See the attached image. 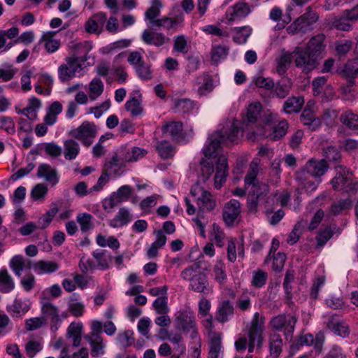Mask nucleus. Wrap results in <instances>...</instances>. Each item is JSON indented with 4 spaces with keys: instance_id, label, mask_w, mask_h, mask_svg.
I'll return each mask as SVG.
<instances>
[{
    "instance_id": "4d7b16f0",
    "label": "nucleus",
    "mask_w": 358,
    "mask_h": 358,
    "mask_svg": "<svg viewBox=\"0 0 358 358\" xmlns=\"http://www.w3.org/2000/svg\"><path fill=\"white\" fill-rule=\"evenodd\" d=\"M125 108L132 116H138L143 113L140 101L136 96H131L125 103Z\"/></svg>"
},
{
    "instance_id": "f3484780",
    "label": "nucleus",
    "mask_w": 358,
    "mask_h": 358,
    "mask_svg": "<svg viewBox=\"0 0 358 358\" xmlns=\"http://www.w3.org/2000/svg\"><path fill=\"white\" fill-rule=\"evenodd\" d=\"M336 174L331 179V184L332 185V188L334 190H342L344 189L348 191V186L351 183V178L349 176V173L346 171V168L343 166H336Z\"/></svg>"
},
{
    "instance_id": "4468645a",
    "label": "nucleus",
    "mask_w": 358,
    "mask_h": 358,
    "mask_svg": "<svg viewBox=\"0 0 358 358\" xmlns=\"http://www.w3.org/2000/svg\"><path fill=\"white\" fill-rule=\"evenodd\" d=\"M162 3L160 0H152L151 6L145 12V18L150 22H177L178 15L172 14L170 17H164L162 19L155 20L159 16Z\"/></svg>"
},
{
    "instance_id": "8fccbe9b",
    "label": "nucleus",
    "mask_w": 358,
    "mask_h": 358,
    "mask_svg": "<svg viewBox=\"0 0 358 358\" xmlns=\"http://www.w3.org/2000/svg\"><path fill=\"white\" fill-rule=\"evenodd\" d=\"M334 231L330 226H327L317 231L315 239L317 241V247L324 246L327 241L333 236Z\"/></svg>"
},
{
    "instance_id": "2eb2a0df",
    "label": "nucleus",
    "mask_w": 358,
    "mask_h": 358,
    "mask_svg": "<svg viewBox=\"0 0 358 358\" xmlns=\"http://www.w3.org/2000/svg\"><path fill=\"white\" fill-rule=\"evenodd\" d=\"M241 212V203L238 200L231 199L226 203L222 211V217L226 224L233 225Z\"/></svg>"
},
{
    "instance_id": "72a5a7b5",
    "label": "nucleus",
    "mask_w": 358,
    "mask_h": 358,
    "mask_svg": "<svg viewBox=\"0 0 358 358\" xmlns=\"http://www.w3.org/2000/svg\"><path fill=\"white\" fill-rule=\"evenodd\" d=\"M64 157L67 160H73L76 158L80 152L78 143L73 139H69L64 143Z\"/></svg>"
},
{
    "instance_id": "2f4dec72",
    "label": "nucleus",
    "mask_w": 358,
    "mask_h": 358,
    "mask_svg": "<svg viewBox=\"0 0 358 358\" xmlns=\"http://www.w3.org/2000/svg\"><path fill=\"white\" fill-rule=\"evenodd\" d=\"M292 87V83L289 79H282L276 83L273 90L274 97L279 99L285 98L290 92Z\"/></svg>"
},
{
    "instance_id": "6e6552de",
    "label": "nucleus",
    "mask_w": 358,
    "mask_h": 358,
    "mask_svg": "<svg viewBox=\"0 0 358 358\" xmlns=\"http://www.w3.org/2000/svg\"><path fill=\"white\" fill-rule=\"evenodd\" d=\"M69 134L83 145L90 147L96 136L97 128L94 123L84 121L78 128L71 130Z\"/></svg>"
},
{
    "instance_id": "f03ea898",
    "label": "nucleus",
    "mask_w": 358,
    "mask_h": 358,
    "mask_svg": "<svg viewBox=\"0 0 358 358\" xmlns=\"http://www.w3.org/2000/svg\"><path fill=\"white\" fill-rule=\"evenodd\" d=\"M243 132L236 122L227 124L222 129L215 131L208 138V142L204 145L202 152L206 157L218 158V151L221 143H238Z\"/></svg>"
},
{
    "instance_id": "5fc2aeb1",
    "label": "nucleus",
    "mask_w": 358,
    "mask_h": 358,
    "mask_svg": "<svg viewBox=\"0 0 358 358\" xmlns=\"http://www.w3.org/2000/svg\"><path fill=\"white\" fill-rule=\"evenodd\" d=\"M9 266L15 275L20 277L24 269V258L22 255H15L10 259Z\"/></svg>"
},
{
    "instance_id": "cd10ccee",
    "label": "nucleus",
    "mask_w": 358,
    "mask_h": 358,
    "mask_svg": "<svg viewBox=\"0 0 358 358\" xmlns=\"http://www.w3.org/2000/svg\"><path fill=\"white\" fill-rule=\"evenodd\" d=\"M339 120L348 129L358 130V115L351 110L343 111L339 117Z\"/></svg>"
},
{
    "instance_id": "7ed1b4c3",
    "label": "nucleus",
    "mask_w": 358,
    "mask_h": 358,
    "mask_svg": "<svg viewBox=\"0 0 358 358\" xmlns=\"http://www.w3.org/2000/svg\"><path fill=\"white\" fill-rule=\"evenodd\" d=\"M208 266L203 265L201 260L186 268L181 273L184 280L189 281V288L196 292L207 296L213 293V287L209 285L206 275L199 269L206 270Z\"/></svg>"
},
{
    "instance_id": "603ef678",
    "label": "nucleus",
    "mask_w": 358,
    "mask_h": 358,
    "mask_svg": "<svg viewBox=\"0 0 358 358\" xmlns=\"http://www.w3.org/2000/svg\"><path fill=\"white\" fill-rule=\"evenodd\" d=\"M268 279V274L260 269L254 271L252 272V278L251 280V285L255 288L263 287Z\"/></svg>"
},
{
    "instance_id": "6ab92c4d",
    "label": "nucleus",
    "mask_w": 358,
    "mask_h": 358,
    "mask_svg": "<svg viewBox=\"0 0 358 358\" xmlns=\"http://www.w3.org/2000/svg\"><path fill=\"white\" fill-rule=\"evenodd\" d=\"M300 121L311 131H316L321 127V120L316 117L315 112L308 107V104L301 114Z\"/></svg>"
},
{
    "instance_id": "473e14b6",
    "label": "nucleus",
    "mask_w": 358,
    "mask_h": 358,
    "mask_svg": "<svg viewBox=\"0 0 358 358\" xmlns=\"http://www.w3.org/2000/svg\"><path fill=\"white\" fill-rule=\"evenodd\" d=\"M85 338L90 344L92 348L91 355L92 357H96L104 353V345L103 343L102 338L99 335L95 334L94 338L87 335L85 336Z\"/></svg>"
},
{
    "instance_id": "aec40b11",
    "label": "nucleus",
    "mask_w": 358,
    "mask_h": 358,
    "mask_svg": "<svg viewBox=\"0 0 358 358\" xmlns=\"http://www.w3.org/2000/svg\"><path fill=\"white\" fill-rule=\"evenodd\" d=\"M132 219L130 210L127 208L122 207L115 217L108 221V225L113 228H120L127 225Z\"/></svg>"
},
{
    "instance_id": "412c9836",
    "label": "nucleus",
    "mask_w": 358,
    "mask_h": 358,
    "mask_svg": "<svg viewBox=\"0 0 358 358\" xmlns=\"http://www.w3.org/2000/svg\"><path fill=\"white\" fill-rule=\"evenodd\" d=\"M36 176L39 178H43L45 180L52 182L53 185L59 182L57 171L46 163L41 164L38 166Z\"/></svg>"
},
{
    "instance_id": "9d476101",
    "label": "nucleus",
    "mask_w": 358,
    "mask_h": 358,
    "mask_svg": "<svg viewBox=\"0 0 358 358\" xmlns=\"http://www.w3.org/2000/svg\"><path fill=\"white\" fill-rule=\"evenodd\" d=\"M191 194L196 201L200 210L211 211L215 208L217 202L212 194L203 189L198 185L191 188Z\"/></svg>"
},
{
    "instance_id": "864d4df0",
    "label": "nucleus",
    "mask_w": 358,
    "mask_h": 358,
    "mask_svg": "<svg viewBox=\"0 0 358 358\" xmlns=\"http://www.w3.org/2000/svg\"><path fill=\"white\" fill-rule=\"evenodd\" d=\"M87 59V55L83 57L73 55L66 59V64H68V66L71 70L73 71V73L75 74L76 72H78L82 69V64Z\"/></svg>"
},
{
    "instance_id": "49530a36",
    "label": "nucleus",
    "mask_w": 358,
    "mask_h": 358,
    "mask_svg": "<svg viewBox=\"0 0 358 358\" xmlns=\"http://www.w3.org/2000/svg\"><path fill=\"white\" fill-rule=\"evenodd\" d=\"M295 280V273L293 270H287L283 282V288L285 290V296L288 299L292 298V284Z\"/></svg>"
},
{
    "instance_id": "052dcab7",
    "label": "nucleus",
    "mask_w": 358,
    "mask_h": 358,
    "mask_svg": "<svg viewBox=\"0 0 358 358\" xmlns=\"http://www.w3.org/2000/svg\"><path fill=\"white\" fill-rule=\"evenodd\" d=\"M318 20V13L311 6H308L306 12L294 22H317Z\"/></svg>"
},
{
    "instance_id": "3c124183",
    "label": "nucleus",
    "mask_w": 358,
    "mask_h": 358,
    "mask_svg": "<svg viewBox=\"0 0 358 358\" xmlns=\"http://www.w3.org/2000/svg\"><path fill=\"white\" fill-rule=\"evenodd\" d=\"M314 342V338L312 334H306L299 336L291 345L290 352L294 354L299 349L301 346L310 345Z\"/></svg>"
},
{
    "instance_id": "09e8293b",
    "label": "nucleus",
    "mask_w": 358,
    "mask_h": 358,
    "mask_svg": "<svg viewBox=\"0 0 358 358\" xmlns=\"http://www.w3.org/2000/svg\"><path fill=\"white\" fill-rule=\"evenodd\" d=\"M343 73L352 80L358 76V58L348 61L344 66Z\"/></svg>"
},
{
    "instance_id": "338daca9",
    "label": "nucleus",
    "mask_w": 358,
    "mask_h": 358,
    "mask_svg": "<svg viewBox=\"0 0 358 358\" xmlns=\"http://www.w3.org/2000/svg\"><path fill=\"white\" fill-rule=\"evenodd\" d=\"M167 302L168 299L166 296H159L154 301L152 306L157 314L165 315L168 313Z\"/></svg>"
},
{
    "instance_id": "ddd939ff",
    "label": "nucleus",
    "mask_w": 358,
    "mask_h": 358,
    "mask_svg": "<svg viewBox=\"0 0 358 358\" xmlns=\"http://www.w3.org/2000/svg\"><path fill=\"white\" fill-rule=\"evenodd\" d=\"M302 168L314 177V178L320 179L328 171L329 164L324 159H316L311 158L307 161Z\"/></svg>"
},
{
    "instance_id": "69168bd1",
    "label": "nucleus",
    "mask_w": 358,
    "mask_h": 358,
    "mask_svg": "<svg viewBox=\"0 0 358 358\" xmlns=\"http://www.w3.org/2000/svg\"><path fill=\"white\" fill-rule=\"evenodd\" d=\"M201 176L203 181L208 180L214 172V166L212 161L208 162L206 159L202 158L201 162Z\"/></svg>"
},
{
    "instance_id": "79ce46f5",
    "label": "nucleus",
    "mask_w": 358,
    "mask_h": 358,
    "mask_svg": "<svg viewBox=\"0 0 358 358\" xmlns=\"http://www.w3.org/2000/svg\"><path fill=\"white\" fill-rule=\"evenodd\" d=\"M250 195L254 196L266 202V195L269 192V187L264 182H257L251 185Z\"/></svg>"
},
{
    "instance_id": "c85d7f7f",
    "label": "nucleus",
    "mask_w": 358,
    "mask_h": 358,
    "mask_svg": "<svg viewBox=\"0 0 358 358\" xmlns=\"http://www.w3.org/2000/svg\"><path fill=\"white\" fill-rule=\"evenodd\" d=\"M57 31H49L44 32L41 37V42L44 43V47L48 53L56 52L60 47V41L53 39Z\"/></svg>"
},
{
    "instance_id": "423d86ee",
    "label": "nucleus",
    "mask_w": 358,
    "mask_h": 358,
    "mask_svg": "<svg viewBox=\"0 0 358 358\" xmlns=\"http://www.w3.org/2000/svg\"><path fill=\"white\" fill-rule=\"evenodd\" d=\"M194 341H199L194 312L189 307L180 311V335Z\"/></svg>"
},
{
    "instance_id": "0eeeda50",
    "label": "nucleus",
    "mask_w": 358,
    "mask_h": 358,
    "mask_svg": "<svg viewBox=\"0 0 358 358\" xmlns=\"http://www.w3.org/2000/svg\"><path fill=\"white\" fill-rule=\"evenodd\" d=\"M294 180L297 183L296 191L299 194L303 193L310 194L317 189L318 185L322 181L321 179L314 178L303 168L295 173Z\"/></svg>"
},
{
    "instance_id": "f704fd0d",
    "label": "nucleus",
    "mask_w": 358,
    "mask_h": 358,
    "mask_svg": "<svg viewBox=\"0 0 358 358\" xmlns=\"http://www.w3.org/2000/svg\"><path fill=\"white\" fill-rule=\"evenodd\" d=\"M352 201L350 197L341 199L331 204L330 208L331 213L335 216L338 215L343 211L350 209L352 207Z\"/></svg>"
},
{
    "instance_id": "4be33fe9",
    "label": "nucleus",
    "mask_w": 358,
    "mask_h": 358,
    "mask_svg": "<svg viewBox=\"0 0 358 358\" xmlns=\"http://www.w3.org/2000/svg\"><path fill=\"white\" fill-rule=\"evenodd\" d=\"M261 105L259 103H251L247 108L245 117L243 118V123L246 126L255 124L257 127L261 115Z\"/></svg>"
},
{
    "instance_id": "58836bf2",
    "label": "nucleus",
    "mask_w": 358,
    "mask_h": 358,
    "mask_svg": "<svg viewBox=\"0 0 358 358\" xmlns=\"http://www.w3.org/2000/svg\"><path fill=\"white\" fill-rule=\"evenodd\" d=\"M29 310V306L25 302L19 299H15L13 303L7 306V310L13 316H20L24 314Z\"/></svg>"
},
{
    "instance_id": "de8ad7c7",
    "label": "nucleus",
    "mask_w": 358,
    "mask_h": 358,
    "mask_svg": "<svg viewBox=\"0 0 358 358\" xmlns=\"http://www.w3.org/2000/svg\"><path fill=\"white\" fill-rule=\"evenodd\" d=\"M136 73L138 77L143 81H148L152 78L153 73L151 70V65L145 62L140 65L136 66L135 68Z\"/></svg>"
},
{
    "instance_id": "39448f33",
    "label": "nucleus",
    "mask_w": 358,
    "mask_h": 358,
    "mask_svg": "<svg viewBox=\"0 0 358 358\" xmlns=\"http://www.w3.org/2000/svg\"><path fill=\"white\" fill-rule=\"evenodd\" d=\"M264 330V317H260L259 313L254 314L251 326L248 331V352H252L256 345L261 348L263 343V332Z\"/></svg>"
},
{
    "instance_id": "c9c22d12",
    "label": "nucleus",
    "mask_w": 358,
    "mask_h": 358,
    "mask_svg": "<svg viewBox=\"0 0 358 358\" xmlns=\"http://www.w3.org/2000/svg\"><path fill=\"white\" fill-rule=\"evenodd\" d=\"M156 150L162 159H169L174 155L176 149L165 140L157 141Z\"/></svg>"
},
{
    "instance_id": "c756f323",
    "label": "nucleus",
    "mask_w": 358,
    "mask_h": 358,
    "mask_svg": "<svg viewBox=\"0 0 358 358\" xmlns=\"http://www.w3.org/2000/svg\"><path fill=\"white\" fill-rule=\"evenodd\" d=\"M59 264L55 262H48L44 260H40L35 263H33L34 271L39 274L42 275L44 273H52L57 271L59 269Z\"/></svg>"
},
{
    "instance_id": "a211bd4d",
    "label": "nucleus",
    "mask_w": 358,
    "mask_h": 358,
    "mask_svg": "<svg viewBox=\"0 0 358 358\" xmlns=\"http://www.w3.org/2000/svg\"><path fill=\"white\" fill-rule=\"evenodd\" d=\"M40 302L42 314L46 317H50L52 322H58L59 320L58 308L50 302L45 292H42L40 294Z\"/></svg>"
},
{
    "instance_id": "6e6d98bb",
    "label": "nucleus",
    "mask_w": 358,
    "mask_h": 358,
    "mask_svg": "<svg viewBox=\"0 0 358 358\" xmlns=\"http://www.w3.org/2000/svg\"><path fill=\"white\" fill-rule=\"evenodd\" d=\"M162 131L163 134L170 136L173 140H178L179 138V122H168L163 125Z\"/></svg>"
},
{
    "instance_id": "13d9d810",
    "label": "nucleus",
    "mask_w": 358,
    "mask_h": 358,
    "mask_svg": "<svg viewBox=\"0 0 358 358\" xmlns=\"http://www.w3.org/2000/svg\"><path fill=\"white\" fill-rule=\"evenodd\" d=\"M288 129V122L287 120H283L279 122V123L273 127V133L271 138L273 141H278L285 136Z\"/></svg>"
},
{
    "instance_id": "a878e982",
    "label": "nucleus",
    "mask_w": 358,
    "mask_h": 358,
    "mask_svg": "<svg viewBox=\"0 0 358 358\" xmlns=\"http://www.w3.org/2000/svg\"><path fill=\"white\" fill-rule=\"evenodd\" d=\"M304 104V99L302 96H290L283 104V110L287 114L298 113L301 111Z\"/></svg>"
},
{
    "instance_id": "e433bc0d",
    "label": "nucleus",
    "mask_w": 358,
    "mask_h": 358,
    "mask_svg": "<svg viewBox=\"0 0 358 358\" xmlns=\"http://www.w3.org/2000/svg\"><path fill=\"white\" fill-rule=\"evenodd\" d=\"M143 41L148 44L161 46L164 43V37L162 34L145 30L142 34Z\"/></svg>"
},
{
    "instance_id": "a18cd8bd",
    "label": "nucleus",
    "mask_w": 358,
    "mask_h": 358,
    "mask_svg": "<svg viewBox=\"0 0 358 358\" xmlns=\"http://www.w3.org/2000/svg\"><path fill=\"white\" fill-rule=\"evenodd\" d=\"M258 173H259L258 164L255 162H252L250 164L249 170L244 178L245 186L250 187V186L258 182V180L257 178Z\"/></svg>"
},
{
    "instance_id": "680f3d73",
    "label": "nucleus",
    "mask_w": 358,
    "mask_h": 358,
    "mask_svg": "<svg viewBox=\"0 0 358 358\" xmlns=\"http://www.w3.org/2000/svg\"><path fill=\"white\" fill-rule=\"evenodd\" d=\"M117 341L124 348L132 345L135 341L134 331L131 330H127L123 333L119 334L117 336Z\"/></svg>"
},
{
    "instance_id": "5701e85b",
    "label": "nucleus",
    "mask_w": 358,
    "mask_h": 358,
    "mask_svg": "<svg viewBox=\"0 0 358 358\" xmlns=\"http://www.w3.org/2000/svg\"><path fill=\"white\" fill-rule=\"evenodd\" d=\"M234 308L229 300L223 301L217 307L215 319L220 323H225L234 315Z\"/></svg>"
},
{
    "instance_id": "ea45409f",
    "label": "nucleus",
    "mask_w": 358,
    "mask_h": 358,
    "mask_svg": "<svg viewBox=\"0 0 358 358\" xmlns=\"http://www.w3.org/2000/svg\"><path fill=\"white\" fill-rule=\"evenodd\" d=\"M82 328V324L75 323H71L68 328L67 337L73 338V345L74 347L80 345Z\"/></svg>"
},
{
    "instance_id": "a19ab883",
    "label": "nucleus",
    "mask_w": 358,
    "mask_h": 358,
    "mask_svg": "<svg viewBox=\"0 0 358 358\" xmlns=\"http://www.w3.org/2000/svg\"><path fill=\"white\" fill-rule=\"evenodd\" d=\"M94 217L87 213H80L76 217V221L80 224V230L86 232L94 227Z\"/></svg>"
},
{
    "instance_id": "4c0bfd02",
    "label": "nucleus",
    "mask_w": 358,
    "mask_h": 358,
    "mask_svg": "<svg viewBox=\"0 0 358 358\" xmlns=\"http://www.w3.org/2000/svg\"><path fill=\"white\" fill-rule=\"evenodd\" d=\"M251 31L252 29L249 26L234 28V42L239 45L245 43L251 34Z\"/></svg>"
},
{
    "instance_id": "c03bdc74",
    "label": "nucleus",
    "mask_w": 358,
    "mask_h": 358,
    "mask_svg": "<svg viewBox=\"0 0 358 358\" xmlns=\"http://www.w3.org/2000/svg\"><path fill=\"white\" fill-rule=\"evenodd\" d=\"M146 154L147 151L145 150L134 147L125 152L122 159L127 162H134L143 158Z\"/></svg>"
},
{
    "instance_id": "774afa93",
    "label": "nucleus",
    "mask_w": 358,
    "mask_h": 358,
    "mask_svg": "<svg viewBox=\"0 0 358 358\" xmlns=\"http://www.w3.org/2000/svg\"><path fill=\"white\" fill-rule=\"evenodd\" d=\"M338 116V111L337 110L327 108L324 111L322 115V120L327 126L332 127L336 124Z\"/></svg>"
},
{
    "instance_id": "393cba45",
    "label": "nucleus",
    "mask_w": 358,
    "mask_h": 358,
    "mask_svg": "<svg viewBox=\"0 0 358 358\" xmlns=\"http://www.w3.org/2000/svg\"><path fill=\"white\" fill-rule=\"evenodd\" d=\"M254 83L257 87L265 90L264 95V96L268 99L274 98L273 90L275 87V83L271 78L258 76L254 79Z\"/></svg>"
},
{
    "instance_id": "dca6fc26",
    "label": "nucleus",
    "mask_w": 358,
    "mask_h": 358,
    "mask_svg": "<svg viewBox=\"0 0 358 358\" xmlns=\"http://www.w3.org/2000/svg\"><path fill=\"white\" fill-rule=\"evenodd\" d=\"M229 175L227 159L224 156H220L216 159V169L214 178V185L217 189H220L226 182Z\"/></svg>"
},
{
    "instance_id": "bb28decb",
    "label": "nucleus",
    "mask_w": 358,
    "mask_h": 358,
    "mask_svg": "<svg viewBox=\"0 0 358 358\" xmlns=\"http://www.w3.org/2000/svg\"><path fill=\"white\" fill-rule=\"evenodd\" d=\"M209 343V358H220L222 348V334L211 332Z\"/></svg>"
},
{
    "instance_id": "f257e3e1",
    "label": "nucleus",
    "mask_w": 358,
    "mask_h": 358,
    "mask_svg": "<svg viewBox=\"0 0 358 358\" xmlns=\"http://www.w3.org/2000/svg\"><path fill=\"white\" fill-rule=\"evenodd\" d=\"M322 34L313 36L305 47H296L293 51L295 66L303 73H308L317 68L322 57L326 45Z\"/></svg>"
},
{
    "instance_id": "b1692460",
    "label": "nucleus",
    "mask_w": 358,
    "mask_h": 358,
    "mask_svg": "<svg viewBox=\"0 0 358 358\" xmlns=\"http://www.w3.org/2000/svg\"><path fill=\"white\" fill-rule=\"evenodd\" d=\"M283 342L281 336L278 332L271 333L268 336L270 356L278 358L282 350Z\"/></svg>"
},
{
    "instance_id": "1a4fd4ad",
    "label": "nucleus",
    "mask_w": 358,
    "mask_h": 358,
    "mask_svg": "<svg viewBox=\"0 0 358 358\" xmlns=\"http://www.w3.org/2000/svg\"><path fill=\"white\" fill-rule=\"evenodd\" d=\"M132 188L127 185L121 186L116 192H113L109 197L105 198L102 207L107 213H111L119 203L127 201L132 194Z\"/></svg>"
},
{
    "instance_id": "0e129e2a",
    "label": "nucleus",
    "mask_w": 358,
    "mask_h": 358,
    "mask_svg": "<svg viewBox=\"0 0 358 358\" xmlns=\"http://www.w3.org/2000/svg\"><path fill=\"white\" fill-rule=\"evenodd\" d=\"M323 155L326 159L335 164L338 163L341 157L339 150L331 145L323 148Z\"/></svg>"
},
{
    "instance_id": "f8f14e48",
    "label": "nucleus",
    "mask_w": 358,
    "mask_h": 358,
    "mask_svg": "<svg viewBox=\"0 0 358 358\" xmlns=\"http://www.w3.org/2000/svg\"><path fill=\"white\" fill-rule=\"evenodd\" d=\"M254 7V5L250 6L246 2L238 1L227 9V18L229 21L241 20L247 17Z\"/></svg>"
},
{
    "instance_id": "20e7f679",
    "label": "nucleus",
    "mask_w": 358,
    "mask_h": 358,
    "mask_svg": "<svg viewBox=\"0 0 358 358\" xmlns=\"http://www.w3.org/2000/svg\"><path fill=\"white\" fill-rule=\"evenodd\" d=\"M297 321L294 314H280L271 320L270 324L276 331H283L285 340L291 341Z\"/></svg>"
},
{
    "instance_id": "9b49d317",
    "label": "nucleus",
    "mask_w": 358,
    "mask_h": 358,
    "mask_svg": "<svg viewBox=\"0 0 358 358\" xmlns=\"http://www.w3.org/2000/svg\"><path fill=\"white\" fill-rule=\"evenodd\" d=\"M326 327L336 336L348 338L350 334L349 325L337 315H330L325 322Z\"/></svg>"
},
{
    "instance_id": "37998d69",
    "label": "nucleus",
    "mask_w": 358,
    "mask_h": 358,
    "mask_svg": "<svg viewBox=\"0 0 358 358\" xmlns=\"http://www.w3.org/2000/svg\"><path fill=\"white\" fill-rule=\"evenodd\" d=\"M103 83L99 78H94L89 85L90 98L92 100L96 99L103 91Z\"/></svg>"
},
{
    "instance_id": "bf43d9fd",
    "label": "nucleus",
    "mask_w": 358,
    "mask_h": 358,
    "mask_svg": "<svg viewBox=\"0 0 358 358\" xmlns=\"http://www.w3.org/2000/svg\"><path fill=\"white\" fill-rule=\"evenodd\" d=\"M236 306L243 312L249 310L251 308V298L248 292H244L239 296L236 301Z\"/></svg>"
},
{
    "instance_id": "e2e57ef3",
    "label": "nucleus",
    "mask_w": 358,
    "mask_h": 358,
    "mask_svg": "<svg viewBox=\"0 0 358 358\" xmlns=\"http://www.w3.org/2000/svg\"><path fill=\"white\" fill-rule=\"evenodd\" d=\"M185 58L186 60L185 64L186 72L191 73L199 69L201 61L198 55L192 54L185 56Z\"/></svg>"
},
{
    "instance_id": "7c9ffc66",
    "label": "nucleus",
    "mask_w": 358,
    "mask_h": 358,
    "mask_svg": "<svg viewBox=\"0 0 358 358\" xmlns=\"http://www.w3.org/2000/svg\"><path fill=\"white\" fill-rule=\"evenodd\" d=\"M15 288V282L6 268L0 270V292L10 293Z\"/></svg>"
}]
</instances>
